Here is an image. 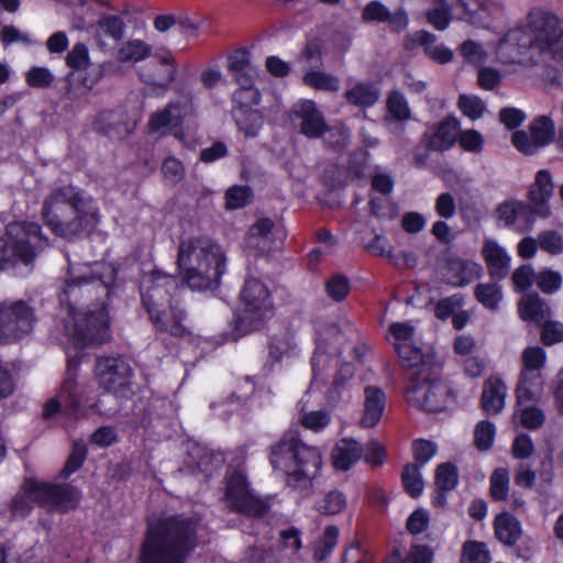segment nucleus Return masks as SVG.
Segmentation results:
<instances>
[{"label":"nucleus","instance_id":"nucleus-5","mask_svg":"<svg viewBox=\"0 0 563 563\" xmlns=\"http://www.w3.org/2000/svg\"><path fill=\"white\" fill-rule=\"evenodd\" d=\"M196 521L165 517L150 521L142 544L141 563H184L197 544Z\"/></svg>","mask_w":563,"mask_h":563},{"label":"nucleus","instance_id":"nucleus-41","mask_svg":"<svg viewBox=\"0 0 563 563\" xmlns=\"http://www.w3.org/2000/svg\"><path fill=\"white\" fill-rule=\"evenodd\" d=\"M232 114L239 130L245 136H255L263 123V117L256 109L233 108Z\"/></svg>","mask_w":563,"mask_h":563},{"label":"nucleus","instance_id":"nucleus-37","mask_svg":"<svg viewBox=\"0 0 563 563\" xmlns=\"http://www.w3.org/2000/svg\"><path fill=\"white\" fill-rule=\"evenodd\" d=\"M494 528L497 539L506 545H514L522 532L519 520L508 512H503L495 518Z\"/></svg>","mask_w":563,"mask_h":563},{"label":"nucleus","instance_id":"nucleus-4","mask_svg":"<svg viewBox=\"0 0 563 563\" xmlns=\"http://www.w3.org/2000/svg\"><path fill=\"white\" fill-rule=\"evenodd\" d=\"M271 464L275 472L285 477L287 487L308 496L320 475L322 455L318 448L303 443L297 432L290 431L272 446Z\"/></svg>","mask_w":563,"mask_h":563},{"label":"nucleus","instance_id":"nucleus-20","mask_svg":"<svg viewBox=\"0 0 563 563\" xmlns=\"http://www.w3.org/2000/svg\"><path fill=\"white\" fill-rule=\"evenodd\" d=\"M498 221L505 227L519 233L530 231L533 228L536 210L520 200H508L499 205L496 210Z\"/></svg>","mask_w":563,"mask_h":563},{"label":"nucleus","instance_id":"nucleus-21","mask_svg":"<svg viewBox=\"0 0 563 563\" xmlns=\"http://www.w3.org/2000/svg\"><path fill=\"white\" fill-rule=\"evenodd\" d=\"M483 267L475 261L450 257L443 268L445 282L454 287H464L481 277Z\"/></svg>","mask_w":563,"mask_h":563},{"label":"nucleus","instance_id":"nucleus-45","mask_svg":"<svg viewBox=\"0 0 563 563\" xmlns=\"http://www.w3.org/2000/svg\"><path fill=\"white\" fill-rule=\"evenodd\" d=\"M303 82L314 89L338 92L340 90V79L322 70H309L303 75Z\"/></svg>","mask_w":563,"mask_h":563},{"label":"nucleus","instance_id":"nucleus-57","mask_svg":"<svg viewBox=\"0 0 563 563\" xmlns=\"http://www.w3.org/2000/svg\"><path fill=\"white\" fill-rule=\"evenodd\" d=\"M536 277L537 273L531 265L525 264L517 267L511 275L515 290L518 292L528 290L536 283Z\"/></svg>","mask_w":563,"mask_h":563},{"label":"nucleus","instance_id":"nucleus-53","mask_svg":"<svg viewBox=\"0 0 563 563\" xmlns=\"http://www.w3.org/2000/svg\"><path fill=\"white\" fill-rule=\"evenodd\" d=\"M457 106L463 114L473 121L482 118L486 110L484 101L479 97L473 95L460 96Z\"/></svg>","mask_w":563,"mask_h":563},{"label":"nucleus","instance_id":"nucleus-7","mask_svg":"<svg viewBox=\"0 0 563 563\" xmlns=\"http://www.w3.org/2000/svg\"><path fill=\"white\" fill-rule=\"evenodd\" d=\"M177 290V279L161 271L146 274L141 285L142 302L152 323L158 331L168 332L175 336L183 335L186 331L183 324L184 311L174 310L172 320H165L162 314L166 313V307L175 309V303H178Z\"/></svg>","mask_w":563,"mask_h":563},{"label":"nucleus","instance_id":"nucleus-24","mask_svg":"<svg viewBox=\"0 0 563 563\" xmlns=\"http://www.w3.org/2000/svg\"><path fill=\"white\" fill-rule=\"evenodd\" d=\"M482 255L492 277L505 278L509 272L511 256L499 242L487 238L484 240Z\"/></svg>","mask_w":563,"mask_h":563},{"label":"nucleus","instance_id":"nucleus-19","mask_svg":"<svg viewBox=\"0 0 563 563\" xmlns=\"http://www.w3.org/2000/svg\"><path fill=\"white\" fill-rule=\"evenodd\" d=\"M32 487V485L30 486ZM37 496L44 498V508L48 510L69 511L80 501V493L68 484H49L43 482L42 486H33Z\"/></svg>","mask_w":563,"mask_h":563},{"label":"nucleus","instance_id":"nucleus-56","mask_svg":"<svg viewBox=\"0 0 563 563\" xmlns=\"http://www.w3.org/2000/svg\"><path fill=\"white\" fill-rule=\"evenodd\" d=\"M495 424L488 420L479 421L474 430L475 444L479 450H488L495 440Z\"/></svg>","mask_w":563,"mask_h":563},{"label":"nucleus","instance_id":"nucleus-55","mask_svg":"<svg viewBox=\"0 0 563 563\" xmlns=\"http://www.w3.org/2000/svg\"><path fill=\"white\" fill-rule=\"evenodd\" d=\"M459 482L457 468L450 463L438 466L435 473V484L441 490H452Z\"/></svg>","mask_w":563,"mask_h":563},{"label":"nucleus","instance_id":"nucleus-13","mask_svg":"<svg viewBox=\"0 0 563 563\" xmlns=\"http://www.w3.org/2000/svg\"><path fill=\"white\" fill-rule=\"evenodd\" d=\"M34 322V312L24 301L1 302L0 342L22 339L32 331Z\"/></svg>","mask_w":563,"mask_h":563},{"label":"nucleus","instance_id":"nucleus-64","mask_svg":"<svg viewBox=\"0 0 563 563\" xmlns=\"http://www.w3.org/2000/svg\"><path fill=\"white\" fill-rule=\"evenodd\" d=\"M541 324V341L550 346L563 342V323L560 321H552L547 319Z\"/></svg>","mask_w":563,"mask_h":563},{"label":"nucleus","instance_id":"nucleus-47","mask_svg":"<svg viewBox=\"0 0 563 563\" xmlns=\"http://www.w3.org/2000/svg\"><path fill=\"white\" fill-rule=\"evenodd\" d=\"M339 530L334 526L325 528L323 534L318 539L313 549V559L318 562L327 560L338 544Z\"/></svg>","mask_w":563,"mask_h":563},{"label":"nucleus","instance_id":"nucleus-49","mask_svg":"<svg viewBox=\"0 0 563 563\" xmlns=\"http://www.w3.org/2000/svg\"><path fill=\"white\" fill-rule=\"evenodd\" d=\"M490 496L494 500H506L510 488L509 472L505 467H499L493 472L489 479Z\"/></svg>","mask_w":563,"mask_h":563},{"label":"nucleus","instance_id":"nucleus-43","mask_svg":"<svg viewBox=\"0 0 563 563\" xmlns=\"http://www.w3.org/2000/svg\"><path fill=\"white\" fill-rule=\"evenodd\" d=\"M474 295L477 301L489 310H496L504 298L501 286L496 282L478 284Z\"/></svg>","mask_w":563,"mask_h":563},{"label":"nucleus","instance_id":"nucleus-17","mask_svg":"<svg viewBox=\"0 0 563 563\" xmlns=\"http://www.w3.org/2000/svg\"><path fill=\"white\" fill-rule=\"evenodd\" d=\"M415 325L411 322H395L389 327V341L394 345L404 367L407 369L417 367L432 354H423L412 343Z\"/></svg>","mask_w":563,"mask_h":563},{"label":"nucleus","instance_id":"nucleus-40","mask_svg":"<svg viewBox=\"0 0 563 563\" xmlns=\"http://www.w3.org/2000/svg\"><path fill=\"white\" fill-rule=\"evenodd\" d=\"M124 33V23L118 16H104L97 23L96 36L102 48L108 46L107 40L119 42Z\"/></svg>","mask_w":563,"mask_h":563},{"label":"nucleus","instance_id":"nucleus-25","mask_svg":"<svg viewBox=\"0 0 563 563\" xmlns=\"http://www.w3.org/2000/svg\"><path fill=\"white\" fill-rule=\"evenodd\" d=\"M554 191L552 176L547 169H541L536 175L534 184L529 190V199L534 206L536 213L539 217L548 218L551 214L549 200Z\"/></svg>","mask_w":563,"mask_h":563},{"label":"nucleus","instance_id":"nucleus-18","mask_svg":"<svg viewBox=\"0 0 563 563\" xmlns=\"http://www.w3.org/2000/svg\"><path fill=\"white\" fill-rule=\"evenodd\" d=\"M66 65L74 70H84L85 74L79 75V80L86 91H90L102 78L104 74H109L112 63H103L98 68H91L89 49L84 43H77L66 55Z\"/></svg>","mask_w":563,"mask_h":563},{"label":"nucleus","instance_id":"nucleus-36","mask_svg":"<svg viewBox=\"0 0 563 563\" xmlns=\"http://www.w3.org/2000/svg\"><path fill=\"white\" fill-rule=\"evenodd\" d=\"M412 40L423 46L424 53L438 64H448L453 59V52L443 44H438L435 35L427 31L416 32Z\"/></svg>","mask_w":563,"mask_h":563},{"label":"nucleus","instance_id":"nucleus-51","mask_svg":"<svg viewBox=\"0 0 563 563\" xmlns=\"http://www.w3.org/2000/svg\"><path fill=\"white\" fill-rule=\"evenodd\" d=\"M563 277L560 272L551 268H543L537 273L536 284L538 288L547 295L559 291L562 287Z\"/></svg>","mask_w":563,"mask_h":563},{"label":"nucleus","instance_id":"nucleus-58","mask_svg":"<svg viewBox=\"0 0 563 563\" xmlns=\"http://www.w3.org/2000/svg\"><path fill=\"white\" fill-rule=\"evenodd\" d=\"M388 113L398 121L410 118V109L404 95L393 91L387 99Z\"/></svg>","mask_w":563,"mask_h":563},{"label":"nucleus","instance_id":"nucleus-22","mask_svg":"<svg viewBox=\"0 0 563 563\" xmlns=\"http://www.w3.org/2000/svg\"><path fill=\"white\" fill-rule=\"evenodd\" d=\"M292 119L298 121L300 131L308 137H319L325 131L322 113L311 100H300L292 108Z\"/></svg>","mask_w":563,"mask_h":563},{"label":"nucleus","instance_id":"nucleus-34","mask_svg":"<svg viewBox=\"0 0 563 563\" xmlns=\"http://www.w3.org/2000/svg\"><path fill=\"white\" fill-rule=\"evenodd\" d=\"M300 352L299 341L290 331L275 335L269 346V355L276 362H288L299 356Z\"/></svg>","mask_w":563,"mask_h":563},{"label":"nucleus","instance_id":"nucleus-23","mask_svg":"<svg viewBox=\"0 0 563 563\" xmlns=\"http://www.w3.org/2000/svg\"><path fill=\"white\" fill-rule=\"evenodd\" d=\"M246 247L258 254H266L276 249L274 223L268 218L258 219L249 230L245 239Z\"/></svg>","mask_w":563,"mask_h":563},{"label":"nucleus","instance_id":"nucleus-33","mask_svg":"<svg viewBox=\"0 0 563 563\" xmlns=\"http://www.w3.org/2000/svg\"><path fill=\"white\" fill-rule=\"evenodd\" d=\"M92 128L109 137H122L129 132L123 114L109 110L100 111L96 114Z\"/></svg>","mask_w":563,"mask_h":563},{"label":"nucleus","instance_id":"nucleus-26","mask_svg":"<svg viewBox=\"0 0 563 563\" xmlns=\"http://www.w3.org/2000/svg\"><path fill=\"white\" fill-rule=\"evenodd\" d=\"M386 407L385 393L376 386L364 389L363 415L360 424L363 428H374L382 419Z\"/></svg>","mask_w":563,"mask_h":563},{"label":"nucleus","instance_id":"nucleus-8","mask_svg":"<svg viewBox=\"0 0 563 563\" xmlns=\"http://www.w3.org/2000/svg\"><path fill=\"white\" fill-rule=\"evenodd\" d=\"M46 246L47 239L37 223H10L0 238V269H13L20 264L30 266Z\"/></svg>","mask_w":563,"mask_h":563},{"label":"nucleus","instance_id":"nucleus-52","mask_svg":"<svg viewBox=\"0 0 563 563\" xmlns=\"http://www.w3.org/2000/svg\"><path fill=\"white\" fill-rule=\"evenodd\" d=\"M347 505L345 495L340 490H331L318 504V510L324 515H338Z\"/></svg>","mask_w":563,"mask_h":563},{"label":"nucleus","instance_id":"nucleus-44","mask_svg":"<svg viewBox=\"0 0 563 563\" xmlns=\"http://www.w3.org/2000/svg\"><path fill=\"white\" fill-rule=\"evenodd\" d=\"M547 364V352L541 346H528L521 353V369L523 374H542Z\"/></svg>","mask_w":563,"mask_h":563},{"label":"nucleus","instance_id":"nucleus-6","mask_svg":"<svg viewBox=\"0 0 563 563\" xmlns=\"http://www.w3.org/2000/svg\"><path fill=\"white\" fill-rule=\"evenodd\" d=\"M176 263L180 277L191 289L205 290L219 285L227 258L212 240L192 236L180 241Z\"/></svg>","mask_w":563,"mask_h":563},{"label":"nucleus","instance_id":"nucleus-62","mask_svg":"<svg viewBox=\"0 0 563 563\" xmlns=\"http://www.w3.org/2000/svg\"><path fill=\"white\" fill-rule=\"evenodd\" d=\"M251 199V190L246 186H232L225 194V206L228 209L244 207Z\"/></svg>","mask_w":563,"mask_h":563},{"label":"nucleus","instance_id":"nucleus-28","mask_svg":"<svg viewBox=\"0 0 563 563\" xmlns=\"http://www.w3.org/2000/svg\"><path fill=\"white\" fill-rule=\"evenodd\" d=\"M364 448L354 439H341L332 451V464L338 471H349L363 456Z\"/></svg>","mask_w":563,"mask_h":563},{"label":"nucleus","instance_id":"nucleus-42","mask_svg":"<svg viewBox=\"0 0 563 563\" xmlns=\"http://www.w3.org/2000/svg\"><path fill=\"white\" fill-rule=\"evenodd\" d=\"M229 69L234 76L236 82L247 84L249 79L254 78V69L250 63V54L246 49H236L229 56Z\"/></svg>","mask_w":563,"mask_h":563},{"label":"nucleus","instance_id":"nucleus-38","mask_svg":"<svg viewBox=\"0 0 563 563\" xmlns=\"http://www.w3.org/2000/svg\"><path fill=\"white\" fill-rule=\"evenodd\" d=\"M379 96V89L372 82H356L345 91L347 102L362 108L375 104Z\"/></svg>","mask_w":563,"mask_h":563},{"label":"nucleus","instance_id":"nucleus-11","mask_svg":"<svg viewBox=\"0 0 563 563\" xmlns=\"http://www.w3.org/2000/svg\"><path fill=\"white\" fill-rule=\"evenodd\" d=\"M242 310L239 314L240 327L256 329L274 313V301L267 286L256 278L245 282L241 291Z\"/></svg>","mask_w":563,"mask_h":563},{"label":"nucleus","instance_id":"nucleus-15","mask_svg":"<svg viewBox=\"0 0 563 563\" xmlns=\"http://www.w3.org/2000/svg\"><path fill=\"white\" fill-rule=\"evenodd\" d=\"M454 15L482 27H496L506 18L504 7L489 0H457L453 5Z\"/></svg>","mask_w":563,"mask_h":563},{"label":"nucleus","instance_id":"nucleus-35","mask_svg":"<svg viewBox=\"0 0 563 563\" xmlns=\"http://www.w3.org/2000/svg\"><path fill=\"white\" fill-rule=\"evenodd\" d=\"M547 420L544 410L538 406V402H525L515 405L512 421L528 430L540 429Z\"/></svg>","mask_w":563,"mask_h":563},{"label":"nucleus","instance_id":"nucleus-46","mask_svg":"<svg viewBox=\"0 0 563 563\" xmlns=\"http://www.w3.org/2000/svg\"><path fill=\"white\" fill-rule=\"evenodd\" d=\"M239 88L234 91L232 100L233 108L254 109L261 101L260 91L254 87V78L249 79L245 85L238 82Z\"/></svg>","mask_w":563,"mask_h":563},{"label":"nucleus","instance_id":"nucleus-50","mask_svg":"<svg viewBox=\"0 0 563 563\" xmlns=\"http://www.w3.org/2000/svg\"><path fill=\"white\" fill-rule=\"evenodd\" d=\"M492 556L484 542L467 541L462 549V563H490Z\"/></svg>","mask_w":563,"mask_h":563},{"label":"nucleus","instance_id":"nucleus-14","mask_svg":"<svg viewBox=\"0 0 563 563\" xmlns=\"http://www.w3.org/2000/svg\"><path fill=\"white\" fill-rule=\"evenodd\" d=\"M95 377L101 388L118 397H126L131 390L132 371L121 357L98 358Z\"/></svg>","mask_w":563,"mask_h":563},{"label":"nucleus","instance_id":"nucleus-27","mask_svg":"<svg viewBox=\"0 0 563 563\" xmlns=\"http://www.w3.org/2000/svg\"><path fill=\"white\" fill-rule=\"evenodd\" d=\"M507 396L508 387L505 382L497 376H490L483 385L482 407L487 413L497 415L505 408Z\"/></svg>","mask_w":563,"mask_h":563},{"label":"nucleus","instance_id":"nucleus-1","mask_svg":"<svg viewBox=\"0 0 563 563\" xmlns=\"http://www.w3.org/2000/svg\"><path fill=\"white\" fill-rule=\"evenodd\" d=\"M115 275L117 271L110 263L69 262L53 327V335L65 345L67 368L57 394L44 404L43 418L46 420L58 412L86 416L96 407L89 402L87 386L77 379L79 358L84 347L102 344L110 339L109 318L103 303L92 309L90 306L79 307L78 301L92 288L108 297Z\"/></svg>","mask_w":563,"mask_h":563},{"label":"nucleus","instance_id":"nucleus-60","mask_svg":"<svg viewBox=\"0 0 563 563\" xmlns=\"http://www.w3.org/2000/svg\"><path fill=\"white\" fill-rule=\"evenodd\" d=\"M325 291L332 300L343 301L350 292V282L342 275H334L327 282Z\"/></svg>","mask_w":563,"mask_h":563},{"label":"nucleus","instance_id":"nucleus-39","mask_svg":"<svg viewBox=\"0 0 563 563\" xmlns=\"http://www.w3.org/2000/svg\"><path fill=\"white\" fill-rule=\"evenodd\" d=\"M183 111L176 103L168 104L164 110L152 114L148 128L153 132H166L180 123Z\"/></svg>","mask_w":563,"mask_h":563},{"label":"nucleus","instance_id":"nucleus-31","mask_svg":"<svg viewBox=\"0 0 563 563\" xmlns=\"http://www.w3.org/2000/svg\"><path fill=\"white\" fill-rule=\"evenodd\" d=\"M31 485L42 486L43 482L35 479H26L24 482L21 492L15 495L11 503V511L14 517L23 518L27 516L35 504L44 507V498L37 496L35 488L29 487Z\"/></svg>","mask_w":563,"mask_h":563},{"label":"nucleus","instance_id":"nucleus-3","mask_svg":"<svg viewBox=\"0 0 563 563\" xmlns=\"http://www.w3.org/2000/svg\"><path fill=\"white\" fill-rule=\"evenodd\" d=\"M41 214L55 235L68 240L90 234L100 222L97 202L73 186L52 189L43 199Z\"/></svg>","mask_w":563,"mask_h":563},{"label":"nucleus","instance_id":"nucleus-16","mask_svg":"<svg viewBox=\"0 0 563 563\" xmlns=\"http://www.w3.org/2000/svg\"><path fill=\"white\" fill-rule=\"evenodd\" d=\"M554 135V122L551 118L541 115L530 123L529 133L523 130L516 131L511 141L519 152L531 155L552 143Z\"/></svg>","mask_w":563,"mask_h":563},{"label":"nucleus","instance_id":"nucleus-61","mask_svg":"<svg viewBox=\"0 0 563 563\" xmlns=\"http://www.w3.org/2000/svg\"><path fill=\"white\" fill-rule=\"evenodd\" d=\"M461 54L467 63L475 66L484 65L488 58V53L484 47L474 41L463 43L461 46Z\"/></svg>","mask_w":563,"mask_h":563},{"label":"nucleus","instance_id":"nucleus-54","mask_svg":"<svg viewBox=\"0 0 563 563\" xmlns=\"http://www.w3.org/2000/svg\"><path fill=\"white\" fill-rule=\"evenodd\" d=\"M402 483L412 497L419 496L424 487L423 479L418 465H407L402 472Z\"/></svg>","mask_w":563,"mask_h":563},{"label":"nucleus","instance_id":"nucleus-29","mask_svg":"<svg viewBox=\"0 0 563 563\" xmlns=\"http://www.w3.org/2000/svg\"><path fill=\"white\" fill-rule=\"evenodd\" d=\"M544 377L542 374L519 373L515 388L517 405L525 402H539L544 391Z\"/></svg>","mask_w":563,"mask_h":563},{"label":"nucleus","instance_id":"nucleus-63","mask_svg":"<svg viewBox=\"0 0 563 563\" xmlns=\"http://www.w3.org/2000/svg\"><path fill=\"white\" fill-rule=\"evenodd\" d=\"M461 147L470 153L478 154L484 148V137L476 130H465L459 134Z\"/></svg>","mask_w":563,"mask_h":563},{"label":"nucleus","instance_id":"nucleus-32","mask_svg":"<svg viewBox=\"0 0 563 563\" xmlns=\"http://www.w3.org/2000/svg\"><path fill=\"white\" fill-rule=\"evenodd\" d=\"M518 312L522 320L541 324L549 319L551 309L538 294H526L518 303Z\"/></svg>","mask_w":563,"mask_h":563},{"label":"nucleus","instance_id":"nucleus-30","mask_svg":"<svg viewBox=\"0 0 563 563\" xmlns=\"http://www.w3.org/2000/svg\"><path fill=\"white\" fill-rule=\"evenodd\" d=\"M459 121L454 118H446L434 129L426 133L428 146L434 151H446L456 141Z\"/></svg>","mask_w":563,"mask_h":563},{"label":"nucleus","instance_id":"nucleus-59","mask_svg":"<svg viewBox=\"0 0 563 563\" xmlns=\"http://www.w3.org/2000/svg\"><path fill=\"white\" fill-rule=\"evenodd\" d=\"M538 242L542 251L552 255H558L563 252V236L554 230L542 231L538 235Z\"/></svg>","mask_w":563,"mask_h":563},{"label":"nucleus","instance_id":"nucleus-48","mask_svg":"<svg viewBox=\"0 0 563 563\" xmlns=\"http://www.w3.org/2000/svg\"><path fill=\"white\" fill-rule=\"evenodd\" d=\"M152 48L148 44L141 40H132L126 42L118 52V58L121 62L137 63L151 55Z\"/></svg>","mask_w":563,"mask_h":563},{"label":"nucleus","instance_id":"nucleus-2","mask_svg":"<svg viewBox=\"0 0 563 563\" xmlns=\"http://www.w3.org/2000/svg\"><path fill=\"white\" fill-rule=\"evenodd\" d=\"M496 58L514 66L508 73L518 80L540 79L563 88V26L555 16L533 10L525 26L510 30L499 41Z\"/></svg>","mask_w":563,"mask_h":563},{"label":"nucleus","instance_id":"nucleus-9","mask_svg":"<svg viewBox=\"0 0 563 563\" xmlns=\"http://www.w3.org/2000/svg\"><path fill=\"white\" fill-rule=\"evenodd\" d=\"M409 386L406 390V400L427 411H442L448 405L449 390L439 379V366L433 357L408 369Z\"/></svg>","mask_w":563,"mask_h":563},{"label":"nucleus","instance_id":"nucleus-10","mask_svg":"<svg viewBox=\"0 0 563 563\" xmlns=\"http://www.w3.org/2000/svg\"><path fill=\"white\" fill-rule=\"evenodd\" d=\"M316 351L311 358L312 379L310 390L324 382V371L338 357L347 342V335L333 323L317 325Z\"/></svg>","mask_w":563,"mask_h":563},{"label":"nucleus","instance_id":"nucleus-12","mask_svg":"<svg viewBox=\"0 0 563 563\" xmlns=\"http://www.w3.org/2000/svg\"><path fill=\"white\" fill-rule=\"evenodd\" d=\"M223 500L230 509L250 516H258L265 509L264 504L255 496L242 471L228 473L224 484Z\"/></svg>","mask_w":563,"mask_h":563}]
</instances>
